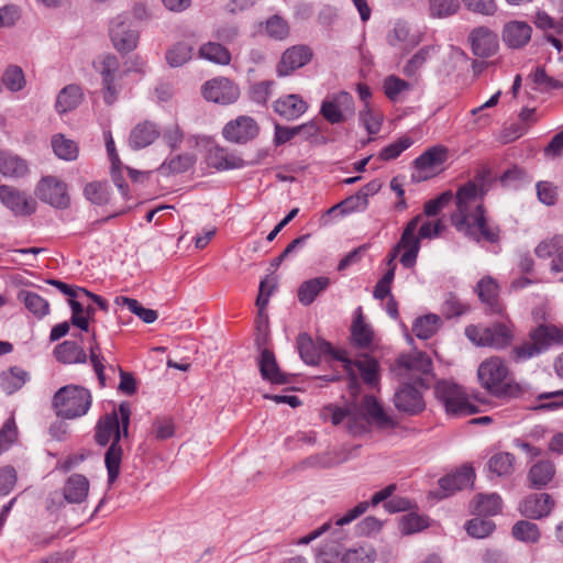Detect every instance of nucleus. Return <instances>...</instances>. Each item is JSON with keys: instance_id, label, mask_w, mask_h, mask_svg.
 <instances>
[{"instance_id": "nucleus-43", "label": "nucleus", "mask_w": 563, "mask_h": 563, "mask_svg": "<svg viewBox=\"0 0 563 563\" xmlns=\"http://www.w3.org/2000/svg\"><path fill=\"white\" fill-rule=\"evenodd\" d=\"M115 305L126 307L133 314L137 316L145 323H153L157 320L156 310L143 307L136 299L119 296L114 300Z\"/></svg>"}, {"instance_id": "nucleus-49", "label": "nucleus", "mask_w": 563, "mask_h": 563, "mask_svg": "<svg viewBox=\"0 0 563 563\" xmlns=\"http://www.w3.org/2000/svg\"><path fill=\"white\" fill-rule=\"evenodd\" d=\"M195 163V157L190 154H180L167 158L161 166L159 173L163 175L179 174L188 170Z\"/></svg>"}, {"instance_id": "nucleus-41", "label": "nucleus", "mask_w": 563, "mask_h": 563, "mask_svg": "<svg viewBox=\"0 0 563 563\" xmlns=\"http://www.w3.org/2000/svg\"><path fill=\"white\" fill-rule=\"evenodd\" d=\"M440 317L433 313H429L418 318L415 321L412 325V332L418 339L428 340L437 333V331L440 329Z\"/></svg>"}, {"instance_id": "nucleus-55", "label": "nucleus", "mask_w": 563, "mask_h": 563, "mask_svg": "<svg viewBox=\"0 0 563 563\" xmlns=\"http://www.w3.org/2000/svg\"><path fill=\"white\" fill-rule=\"evenodd\" d=\"M265 33L277 41H283L289 35V25L280 15H273L265 22Z\"/></svg>"}, {"instance_id": "nucleus-17", "label": "nucleus", "mask_w": 563, "mask_h": 563, "mask_svg": "<svg viewBox=\"0 0 563 563\" xmlns=\"http://www.w3.org/2000/svg\"><path fill=\"white\" fill-rule=\"evenodd\" d=\"M312 58V51L306 45H295L287 48L277 64L276 73L279 77L290 75L296 69L307 65Z\"/></svg>"}, {"instance_id": "nucleus-63", "label": "nucleus", "mask_w": 563, "mask_h": 563, "mask_svg": "<svg viewBox=\"0 0 563 563\" xmlns=\"http://www.w3.org/2000/svg\"><path fill=\"white\" fill-rule=\"evenodd\" d=\"M410 85L396 76H389L384 81V91L385 95L391 101H396L399 99L400 95L405 91H408Z\"/></svg>"}, {"instance_id": "nucleus-58", "label": "nucleus", "mask_w": 563, "mask_h": 563, "mask_svg": "<svg viewBox=\"0 0 563 563\" xmlns=\"http://www.w3.org/2000/svg\"><path fill=\"white\" fill-rule=\"evenodd\" d=\"M2 81L10 91H20L26 81L23 70L19 66H9L3 73Z\"/></svg>"}, {"instance_id": "nucleus-36", "label": "nucleus", "mask_w": 563, "mask_h": 563, "mask_svg": "<svg viewBox=\"0 0 563 563\" xmlns=\"http://www.w3.org/2000/svg\"><path fill=\"white\" fill-rule=\"evenodd\" d=\"M82 100V91L78 85H68L64 87L56 99L55 108L60 114L76 109Z\"/></svg>"}, {"instance_id": "nucleus-18", "label": "nucleus", "mask_w": 563, "mask_h": 563, "mask_svg": "<svg viewBox=\"0 0 563 563\" xmlns=\"http://www.w3.org/2000/svg\"><path fill=\"white\" fill-rule=\"evenodd\" d=\"M554 506V500L547 493L531 494L519 504V511L523 517L541 519L547 517Z\"/></svg>"}, {"instance_id": "nucleus-50", "label": "nucleus", "mask_w": 563, "mask_h": 563, "mask_svg": "<svg viewBox=\"0 0 563 563\" xmlns=\"http://www.w3.org/2000/svg\"><path fill=\"white\" fill-rule=\"evenodd\" d=\"M515 456L507 452L493 455L488 461V470L497 476L510 475L514 471Z\"/></svg>"}, {"instance_id": "nucleus-47", "label": "nucleus", "mask_w": 563, "mask_h": 563, "mask_svg": "<svg viewBox=\"0 0 563 563\" xmlns=\"http://www.w3.org/2000/svg\"><path fill=\"white\" fill-rule=\"evenodd\" d=\"M84 196L93 205H107L110 200L109 185L102 181L88 183L84 188Z\"/></svg>"}, {"instance_id": "nucleus-14", "label": "nucleus", "mask_w": 563, "mask_h": 563, "mask_svg": "<svg viewBox=\"0 0 563 563\" xmlns=\"http://www.w3.org/2000/svg\"><path fill=\"white\" fill-rule=\"evenodd\" d=\"M202 95L208 101L230 104L239 99L240 88L228 78H214L202 86Z\"/></svg>"}, {"instance_id": "nucleus-61", "label": "nucleus", "mask_w": 563, "mask_h": 563, "mask_svg": "<svg viewBox=\"0 0 563 563\" xmlns=\"http://www.w3.org/2000/svg\"><path fill=\"white\" fill-rule=\"evenodd\" d=\"M454 195L451 190L442 192L434 199L428 200L423 207V214L427 217L438 216L453 199Z\"/></svg>"}, {"instance_id": "nucleus-24", "label": "nucleus", "mask_w": 563, "mask_h": 563, "mask_svg": "<svg viewBox=\"0 0 563 563\" xmlns=\"http://www.w3.org/2000/svg\"><path fill=\"white\" fill-rule=\"evenodd\" d=\"M475 479V472L472 466H463L455 473L446 475L439 481L440 488L443 490V497L453 494L456 490L472 486Z\"/></svg>"}, {"instance_id": "nucleus-35", "label": "nucleus", "mask_w": 563, "mask_h": 563, "mask_svg": "<svg viewBox=\"0 0 563 563\" xmlns=\"http://www.w3.org/2000/svg\"><path fill=\"white\" fill-rule=\"evenodd\" d=\"M503 500L496 493L478 494L471 503V508L478 516H495L501 510Z\"/></svg>"}, {"instance_id": "nucleus-1", "label": "nucleus", "mask_w": 563, "mask_h": 563, "mask_svg": "<svg viewBox=\"0 0 563 563\" xmlns=\"http://www.w3.org/2000/svg\"><path fill=\"white\" fill-rule=\"evenodd\" d=\"M481 199L482 188L474 181L461 186L455 195L456 210L451 216L452 224L460 233L475 242L496 243L500 230L486 218Z\"/></svg>"}, {"instance_id": "nucleus-44", "label": "nucleus", "mask_w": 563, "mask_h": 563, "mask_svg": "<svg viewBox=\"0 0 563 563\" xmlns=\"http://www.w3.org/2000/svg\"><path fill=\"white\" fill-rule=\"evenodd\" d=\"M301 131H308L310 135H314L318 132V126L314 121H309L307 123L297 125V126H282L279 124L275 125V143L277 145L284 144L296 135H298Z\"/></svg>"}, {"instance_id": "nucleus-40", "label": "nucleus", "mask_w": 563, "mask_h": 563, "mask_svg": "<svg viewBox=\"0 0 563 563\" xmlns=\"http://www.w3.org/2000/svg\"><path fill=\"white\" fill-rule=\"evenodd\" d=\"M530 340H532L533 343L540 347V351L543 352L552 343L560 342L562 340V334L556 327L542 324L531 331Z\"/></svg>"}, {"instance_id": "nucleus-60", "label": "nucleus", "mask_w": 563, "mask_h": 563, "mask_svg": "<svg viewBox=\"0 0 563 563\" xmlns=\"http://www.w3.org/2000/svg\"><path fill=\"white\" fill-rule=\"evenodd\" d=\"M360 122L369 134H377L380 131L383 117L374 112L367 104L358 114Z\"/></svg>"}, {"instance_id": "nucleus-42", "label": "nucleus", "mask_w": 563, "mask_h": 563, "mask_svg": "<svg viewBox=\"0 0 563 563\" xmlns=\"http://www.w3.org/2000/svg\"><path fill=\"white\" fill-rule=\"evenodd\" d=\"M51 143L55 155L60 159L75 161L77 158L78 145L75 141L65 137L63 134H55Z\"/></svg>"}, {"instance_id": "nucleus-46", "label": "nucleus", "mask_w": 563, "mask_h": 563, "mask_svg": "<svg viewBox=\"0 0 563 563\" xmlns=\"http://www.w3.org/2000/svg\"><path fill=\"white\" fill-rule=\"evenodd\" d=\"M192 46L186 42H178L166 52V62L170 67H180L191 59Z\"/></svg>"}, {"instance_id": "nucleus-8", "label": "nucleus", "mask_w": 563, "mask_h": 563, "mask_svg": "<svg viewBox=\"0 0 563 563\" xmlns=\"http://www.w3.org/2000/svg\"><path fill=\"white\" fill-rule=\"evenodd\" d=\"M434 395L450 415L468 416L476 412V406L468 400L463 389L454 383L448 380L437 383Z\"/></svg>"}, {"instance_id": "nucleus-16", "label": "nucleus", "mask_w": 563, "mask_h": 563, "mask_svg": "<svg viewBox=\"0 0 563 563\" xmlns=\"http://www.w3.org/2000/svg\"><path fill=\"white\" fill-rule=\"evenodd\" d=\"M446 159V150L441 146H434L426 151L422 155L415 159V172L412 179L421 181L428 179L434 174L435 168Z\"/></svg>"}, {"instance_id": "nucleus-33", "label": "nucleus", "mask_w": 563, "mask_h": 563, "mask_svg": "<svg viewBox=\"0 0 563 563\" xmlns=\"http://www.w3.org/2000/svg\"><path fill=\"white\" fill-rule=\"evenodd\" d=\"M198 56L217 65L227 66L231 63L230 51L219 41L203 43L198 49Z\"/></svg>"}, {"instance_id": "nucleus-20", "label": "nucleus", "mask_w": 563, "mask_h": 563, "mask_svg": "<svg viewBox=\"0 0 563 563\" xmlns=\"http://www.w3.org/2000/svg\"><path fill=\"white\" fill-rule=\"evenodd\" d=\"M397 364L400 368L411 373L420 385H423L424 382L419 375L429 374L432 369V361L430 356L420 351H413L409 354L400 355Z\"/></svg>"}, {"instance_id": "nucleus-28", "label": "nucleus", "mask_w": 563, "mask_h": 563, "mask_svg": "<svg viewBox=\"0 0 563 563\" xmlns=\"http://www.w3.org/2000/svg\"><path fill=\"white\" fill-rule=\"evenodd\" d=\"M88 492L89 482L81 474L70 475L63 487L64 498L69 504L82 503L87 498Z\"/></svg>"}, {"instance_id": "nucleus-38", "label": "nucleus", "mask_w": 563, "mask_h": 563, "mask_svg": "<svg viewBox=\"0 0 563 563\" xmlns=\"http://www.w3.org/2000/svg\"><path fill=\"white\" fill-rule=\"evenodd\" d=\"M29 373L18 366L10 367L8 371L2 372L0 375L1 389L7 395H12L26 383Z\"/></svg>"}, {"instance_id": "nucleus-45", "label": "nucleus", "mask_w": 563, "mask_h": 563, "mask_svg": "<svg viewBox=\"0 0 563 563\" xmlns=\"http://www.w3.org/2000/svg\"><path fill=\"white\" fill-rule=\"evenodd\" d=\"M376 551L371 544H362L347 549L341 558V563H374Z\"/></svg>"}, {"instance_id": "nucleus-27", "label": "nucleus", "mask_w": 563, "mask_h": 563, "mask_svg": "<svg viewBox=\"0 0 563 563\" xmlns=\"http://www.w3.org/2000/svg\"><path fill=\"white\" fill-rule=\"evenodd\" d=\"M258 367L263 379L272 384H287L288 376L279 369L275 355L272 351L264 349L258 358Z\"/></svg>"}, {"instance_id": "nucleus-19", "label": "nucleus", "mask_w": 563, "mask_h": 563, "mask_svg": "<svg viewBox=\"0 0 563 563\" xmlns=\"http://www.w3.org/2000/svg\"><path fill=\"white\" fill-rule=\"evenodd\" d=\"M472 51L479 57H489L498 48L497 35L485 26L474 29L468 36Z\"/></svg>"}, {"instance_id": "nucleus-21", "label": "nucleus", "mask_w": 563, "mask_h": 563, "mask_svg": "<svg viewBox=\"0 0 563 563\" xmlns=\"http://www.w3.org/2000/svg\"><path fill=\"white\" fill-rule=\"evenodd\" d=\"M394 402L398 410L409 415H417L424 409L421 393L410 384H405L395 393Z\"/></svg>"}, {"instance_id": "nucleus-3", "label": "nucleus", "mask_w": 563, "mask_h": 563, "mask_svg": "<svg viewBox=\"0 0 563 563\" xmlns=\"http://www.w3.org/2000/svg\"><path fill=\"white\" fill-rule=\"evenodd\" d=\"M131 409L128 402L119 405L117 410L102 416L96 426L95 440L104 446L111 442L104 454V464L108 472V483L113 484L120 475L123 450L120 444L122 438H128Z\"/></svg>"}, {"instance_id": "nucleus-34", "label": "nucleus", "mask_w": 563, "mask_h": 563, "mask_svg": "<svg viewBox=\"0 0 563 563\" xmlns=\"http://www.w3.org/2000/svg\"><path fill=\"white\" fill-rule=\"evenodd\" d=\"M0 173L4 177L21 178L27 175L29 165L20 156L2 152L0 153Z\"/></svg>"}, {"instance_id": "nucleus-7", "label": "nucleus", "mask_w": 563, "mask_h": 563, "mask_svg": "<svg viewBox=\"0 0 563 563\" xmlns=\"http://www.w3.org/2000/svg\"><path fill=\"white\" fill-rule=\"evenodd\" d=\"M466 338L477 346H488L503 350L514 340L511 328L506 323H494L489 327L471 324L465 328Z\"/></svg>"}, {"instance_id": "nucleus-64", "label": "nucleus", "mask_w": 563, "mask_h": 563, "mask_svg": "<svg viewBox=\"0 0 563 563\" xmlns=\"http://www.w3.org/2000/svg\"><path fill=\"white\" fill-rule=\"evenodd\" d=\"M426 527V520L416 514H408L402 516L399 523V529L402 534H412L421 531Z\"/></svg>"}, {"instance_id": "nucleus-59", "label": "nucleus", "mask_w": 563, "mask_h": 563, "mask_svg": "<svg viewBox=\"0 0 563 563\" xmlns=\"http://www.w3.org/2000/svg\"><path fill=\"white\" fill-rule=\"evenodd\" d=\"M465 528L471 537L482 539L489 536L494 531L495 523L488 519L474 518L467 521Z\"/></svg>"}, {"instance_id": "nucleus-30", "label": "nucleus", "mask_w": 563, "mask_h": 563, "mask_svg": "<svg viewBox=\"0 0 563 563\" xmlns=\"http://www.w3.org/2000/svg\"><path fill=\"white\" fill-rule=\"evenodd\" d=\"M159 135L156 125L150 121L139 123L130 133L129 144L134 150L151 145Z\"/></svg>"}, {"instance_id": "nucleus-37", "label": "nucleus", "mask_w": 563, "mask_h": 563, "mask_svg": "<svg viewBox=\"0 0 563 563\" xmlns=\"http://www.w3.org/2000/svg\"><path fill=\"white\" fill-rule=\"evenodd\" d=\"M57 361L64 364L86 363L87 354L80 345L74 341H64L54 349Z\"/></svg>"}, {"instance_id": "nucleus-11", "label": "nucleus", "mask_w": 563, "mask_h": 563, "mask_svg": "<svg viewBox=\"0 0 563 563\" xmlns=\"http://www.w3.org/2000/svg\"><path fill=\"white\" fill-rule=\"evenodd\" d=\"M422 219V214H417L413 217L406 224L401 236L396 244V251H404L400 256V263L404 267L411 268L416 265L417 257L421 247V239L417 233V229Z\"/></svg>"}, {"instance_id": "nucleus-15", "label": "nucleus", "mask_w": 563, "mask_h": 563, "mask_svg": "<svg viewBox=\"0 0 563 563\" xmlns=\"http://www.w3.org/2000/svg\"><path fill=\"white\" fill-rule=\"evenodd\" d=\"M258 132V124L252 117L240 115L224 125L222 134L230 142L243 144L256 137Z\"/></svg>"}, {"instance_id": "nucleus-39", "label": "nucleus", "mask_w": 563, "mask_h": 563, "mask_svg": "<svg viewBox=\"0 0 563 563\" xmlns=\"http://www.w3.org/2000/svg\"><path fill=\"white\" fill-rule=\"evenodd\" d=\"M351 338L352 343L361 349H369L373 343L374 332L371 325L365 323L362 313L352 323Z\"/></svg>"}, {"instance_id": "nucleus-23", "label": "nucleus", "mask_w": 563, "mask_h": 563, "mask_svg": "<svg viewBox=\"0 0 563 563\" xmlns=\"http://www.w3.org/2000/svg\"><path fill=\"white\" fill-rule=\"evenodd\" d=\"M273 109L285 120L292 121L307 111L308 103L299 95L290 93L275 100Z\"/></svg>"}, {"instance_id": "nucleus-29", "label": "nucleus", "mask_w": 563, "mask_h": 563, "mask_svg": "<svg viewBox=\"0 0 563 563\" xmlns=\"http://www.w3.org/2000/svg\"><path fill=\"white\" fill-rule=\"evenodd\" d=\"M208 163L218 170L238 169L246 166L241 157L222 147H213L209 151Z\"/></svg>"}, {"instance_id": "nucleus-5", "label": "nucleus", "mask_w": 563, "mask_h": 563, "mask_svg": "<svg viewBox=\"0 0 563 563\" xmlns=\"http://www.w3.org/2000/svg\"><path fill=\"white\" fill-rule=\"evenodd\" d=\"M477 377L483 388L496 397H511L520 388L511 376L508 366L498 356H493L481 363Z\"/></svg>"}, {"instance_id": "nucleus-52", "label": "nucleus", "mask_w": 563, "mask_h": 563, "mask_svg": "<svg viewBox=\"0 0 563 563\" xmlns=\"http://www.w3.org/2000/svg\"><path fill=\"white\" fill-rule=\"evenodd\" d=\"M23 298L26 309L37 318H43L49 311V305L46 299L33 291H23L20 295Z\"/></svg>"}, {"instance_id": "nucleus-13", "label": "nucleus", "mask_w": 563, "mask_h": 563, "mask_svg": "<svg viewBox=\"0 0 563 563\" xmlns=\"http://www.w3.org/2000/svg\"><path fill=\"white\" fill-rule=\"evenodd\" d=\"M0 202L15 217L32 216L37 208L30 195L10 185H0Z\"/></svg>"}, {"instance_id": "nucleus-62", "label": "nucleus", "mask_w": 563, "mask_h": 563, "mask_svg": "<svg viewBox=\"0 0 563 563\" xmlns=\"http://www.w3.org/2000/svg\"><path fill=\"white\" fill-rule=\"evenodd\" d=\"M413 141L409 136H402L396 142L385 146L379 152V158L383 161H390L397 158L404 151L409 148Z\"/></svg>"}, {"instance_id": "nucleus-48", "label": "nucleus", "mask_w": 563, "mask_h": 563, "mask_svg": "<svg viewBox=\"0 0 563 563\" xmlns=\"http://www.w3.org/2000/svg\"><path fill=\"white\" fill-rule=\"evenodd\" d=\"M511 533L516 540L527 543H537L541 537L539 527L527 520L516 522L512 527Z\"/></svg>"}, {"instance_id": "nucleus-56", "label": "nucleus", "mask_w": 563, "mask_h": 563, "mask_svg": "<svg viewBox=\"0 0 563 563\" xmlns=\"http://www.w3.org/2000/svg\"><path fill=\"white\" fill-rule=\"evenodd\" d=\"M389 45L397 48H407L409 45V26L406 22L398 21L387 34Z\"/></svg>"}, {"instance_id": "nucleus-9", "label": "nucleus", "mask_w": 563, "mask_h": 563, "mask_svg": "<svg viewBox=\"0 0 563 563\" xmlns=\"http://www.w3.org/2000/svg\"><path fill=\"white\" fill-rule=\"evenodd\" d=\"M355 113L354 99L347 91L328 95L320 107V114L331 124L347 121Z\"/></svg>"}, {"instance_id": "nucleus-25", "label": "nucleus", "mask_w": 563, "mask_h": 563, "mask_svg": "<svg viewBox=\"0 0 563 563\" xmlns=\"http://www.w3.org/2000/svg\"><path fill=\"white\" fill-rule=\"evenodd\" d=\"M476 292L490 313L499 314L503 312L504 308L499 302V286L493 277H483L477 283Z\"/></svg>"}, {"instance_id": "nucleus-53", "label": "nucleus", "mask_w": 563, "mask_h": 563, "mask_svg": "<svg viewBox=\"0 0 563 563\" xmlns=\"http://www.w3.org/2000/svg\"><path fill=\"white\" fill-rule=\"evenodd\" d=\"M528 78L534 84V89L541 92H549L563 87L561 81L548 76L541 67H538Z\"/></svg>"}, {"instance_id": "nucleus-31", "label": "nucleus", "mask_w": 563, "mask_h": 563, "mask_svg": "<svg viewBox=\"0 0 563 563\" xmlns=\"http://www.w3.org/2000/svg\"><path fill=\"white\" fill-rule=\"evenodd\" d=\"M554 475L555 466L551 461H539L528 472L529 486L534 489H541L553 479Z\"/></svg>"}, {"instance_id": "nucleus-4", "label": "nucleus", "mask_w": 563, "mask_h": 563, "mask_svg": "<svg viewBox=\"0 0 563 563\" xmlns=\"http://www.w3.org/2000/svg\"><path fill=\"white\" fill-rule=\"evenodd\" d=\"M321 416L324 420L330 419L334 426L346 422V428L354 434L365 431L367 424L380 429H388L395 424L373 396H365L358 405L353 404L346 408L329 405L323 408Z\"/></svg>"}, {"instance_id": "nucleus-22", "label": "nucleus", "mask_w": 563, "mask_h": 563, "mask_svg": "<svg viewBox=\"0 0 563 563\" xmlns=\"http://www.w3.org/2000/svg\"><path fill=\"white\" fill-rule=\"evenodd\" d=\"M379 189V184L371 181L365 185L356 195L350 196L342 200L335 206L327 210L328 214H331L340 210L341 214H347L357 210H364L367 207V198L369 195H374Z\"/></svg>"}, {"instance_id": "nucleus-54", "label": "nucleus", "mask_w": 563, "mask_h": 563, "mask_svg": "<svg viewBox=\"0 0 563 563\" xmlns=\"http://www.w3.org/2000/svg\"><path fill=\"white\" fill-rule=\"evenodd\" d=\"M274 87V80L254 82L249 89L250 99L257 104L265 106L273 93Z\"/></svg>"}, {"instance_id": "nucleus-12", "label": "nucleus", "mask_w": 563, "mask_h": 563, "mask_svg": "<svg viewBox=\"0 0 563 563\" xmlns=\"http://www.w3.org/2000/svg\"><path fill=\"white\" fill-rule=\"evenodd\" d=\"M35 196L42 201L56 209H67L70 205V197L67 185L54 176L43 177L35 188Z\"/></svg>"}, {"instance_id": "nucleus-26", "label": "nucleus", "mask_w": 563, "mask_h": 563, "mask_svg": "<svg viewBox=\"0 0 563 563\" xmlns=\"http://www.w3.org/2000/svg\"><path fill=\"white\" fill-rule=\"evenodd\" d=\"M532 29L523 21H511L504 26L503 40L511 48L525 46L531 38Z\"/></svg>"}, {"instance_id": "nucleus-32", "label": "nucleus", "mask_w": 563, "mask_h": 563, "mask_svg": "<svg viewBox=\"0 0 563 563\" xmlns=\"http://www.w3.org/2000/svg\"><path fill=\"white\" fill-rule=\"evenodd\" d=\"M330 285V279L325 276L311 278L303 282L298 288V300L303 306L311 305L314 299L324 291Z\"/></svg>"}, {"instance_id": "nucleus-10", "label": "nucleus", "mask_w": 563, "mask_h": 563, "mask_svg": "<svg viewBox=\"0 0 563 563\" xmlns=\"http://www.w3.org/2000/svg\"><path fill=\"white\" fill-rule=\"evenodd\" d=\"M109 35L119 53H129L136 48L140 34L131 26L130 14L122 12L109 22Z\"/></svg>"}, {"instance_id": "nucleus-6", "label": "nucleus", "mask_w": 563, "mask_h": 563, "mask_svg": "<svg viewBox=\"0 0 563 563\" xmlns=\"http://www.w3.org/2000/svg\"><path fill=\"white\" fill-rule=\"evenodd\" d=\"M90 406V391L78 385L64 386L53 397L56 415L66 419H76L86 415Z\"/></svg>"}, {"instance_id": "nucleus-2", "label": "nucleus", "mask_w": 563, "mask_h": 563, "mask_svg": "<svg viewBox=\"0 0 563 563\" xmlns=\"http://www.w3.org/2000/svg\"><path fill=\"white\" fill-rule=\"evenodd\" d=\"M297 349L301 360L309 365H317L320 362L321 355H330L333 360L340 361L344 372L349 376V389L351 395H355L360 387L356 371L366 384L374 385L377 383L378 363L373 357L364 355L362 358L352 362L345 351L334 350L331 344L324 340L314 342L307 333H300L298 335Z\"/></svg>"}, {"instance_id": "nucleus-51", "label": "nucleus", "mask_w": 563, "mask_h": 563, "mask_svg": "<svg viewBox=\"0 0 563 563\" xmlns=\"http://www.w3.org/2000/svg\"><path fill=\"white\" fill-rule=\"evenodd\" d=\"M431 18L444 19L455 14L460 9L459 0H428Z\"/></svg>"}, {"instance_id": "nucleus-57", "label": "nucleus", "mask_w": 563, "mask_h": 563, "mask_svg": "<svg viewBox=\"0 0 563 563\" xmlns=\"http://www.w3.org/2000/svg\"><path fill=\"white\" fill-rule=\"evenodd\" d=\"M563 247V235H555L551 239L541 241L534 252L539 258L558 257V253Z\"/></svg>"}]
</instances>
